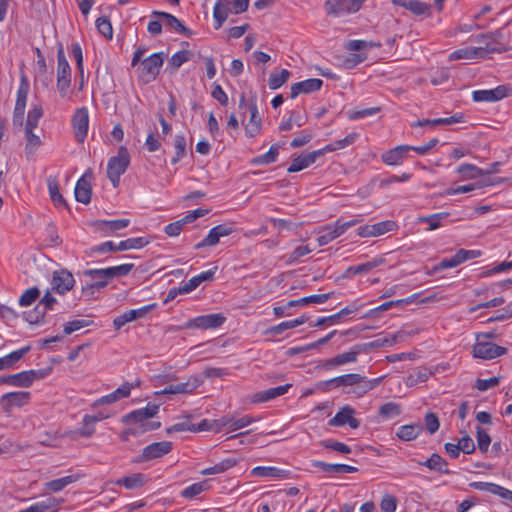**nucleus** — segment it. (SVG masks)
I'll use <instances>...</instances> for the list:
<instances>
[{"label": "nucleus", "instance_id": "f257e3e1", "mask_svg": "<svg viewBox=\"0 0 512 512\" xmlns=\"http://www.w3.org/2000/svg\"><path fill=\"white\" fill-rule=\"evenodd\" d=\"M501 33L499 31L482 34L477 37V42L485 43V47H464L455 50L449 55V60L474 59L483 57L485 53H502L507 51L505 45L497 41Z\"/></svg>", "mask_w": 512, "mask_h": 512}, {"label": "nucleus", "instance_id": "f03ea898", "mask_svg": "<svg viewBox=\"0 0 512 512\" xmlns=\"http://www.w3.org/2000/svg\"><path fill=\"white\" fill-rule=\"evenodd\" d=\"M134 268V264L127 263L118 266H112L102 269H88L83 271V274L90 278H101V281H94L91 284H87L83 286L82 293L84 295L92 296L95 291H100L104 289L108 285V281L128 275L132 269Z\"/></svg>", "mask_w": 512, "mask_h": 512}, {"label": "nucleus", "instance_id": "7ed1b4c3", "mask_svg": "<svg viewBox=\"0 0 512 512\" xmlns=\"http://www.w3.org/2000/svg\"><path fill=\"white\" fill-rule=\"evenodd\" d=\"M130 163V155L126 147L121 146L116 156L109 159L107 164V177L113 187H118L120 176L125 173Z\"/></svg>", "mask_w": 512, "mask_h": 512}, {"label": "nucleus", "instance_id": "20e7f679", "mask_svg": "<svg viewBox=\"0 0 512 512\" xmlns=\"http://www.w3.org/2000/svg\"><path fill=\"white\" fill-rule=\"evenodd\" d=\"M57 90L62 98L68 96V90L71 86V67L66 59L64 49L61 43L57 50Z\"/></svg>", "mask_w": 512, "mask_h": 512}, {"label": "nucleus", "instance_id": "39448f33", "mask_svg": "<svg viewBox=\"0 0 512 512\" xmlns=\"http://www.w3.org/2000/svg\"><path fill=\"white\" fill-rule=\"evenodd\" d=\"M366 0H326L324 9L328 16L341 17L358 12Z\"/></svg>", "mask_w": 512, "mask_h": 512}, {"label": "nucleus", "instance_id": "423d86ee", "mask_svg": "<svg viewBox=\"0 0 512 512\" xmlns=\"http://www.w3.org/2000/svg\"><path fill=\"white\" fill-rule=\"evenodd\" d=\"M159 406L156 404H148L145 408L134 410L122 417L123 423H134L137 429H144L146 425L159 423L158 421H149L158 413Z\"/></svg>", "mask_w": 512, "mask_h": 512}, {"label": "nucleus", "instance_id": "0eeeda50", "mask_svg": "<svg viewBox=\"0 0 512 512\" xmlns=\"http://www.w3.org/2000/svg\"><path fill=\"white\" fill-rule=\"evenodd\" d=\"M480 256L481 252L479 250L460 249L451 258L443 259L437 265L433 266L431 270L427 272V274L431 276L438 271L456 267L467 260L475 259Z\"/></svg>", "mask_w": 512, "mask_h": 512}, {"label": "nucleus", "instance_id": "6e6552de", "mask_svg": "<svg viewBox=\"0 0 512 512\" xmlns=\"http://www.w3.org/2000/svg\"><path fill=\"white\" fill-rule=\"evenodd\" d=\"M28 92H29V84H28L27 80L23 77L20 82L18 91H17V98H16L15 108H14V112H13V120H12L14 128L18 129V130H20V128L23 125V119H24V113H25V108H26Z\"/></svg>", "mask_w": 512, "mask_h": 512}, {"label": "nucleus", "instance_id": "1a4fd4ad", "mask_svg": "<svg viewBox=\"0 0 512 512\" xmlns=\"http://www.w3.org/2000/svg\"><path fill=\"white\" fill-rule=\"evenodd\" d=\"M164 54L162 52L154 53L145 58L141 62V78L145 83L154 81L159 74L160 68L164 62Z\"/></svg>", "mask_w": 512, "mask_h": 512}, {"label": "nucleus", "instance_id": "9d476101", "mask_svg": "<svg viewBox=\"0 0 512 512\" xmlns=\"http://www.w3.org/2000/svg\"><path fill=\"white\" fill-rule=\"evenodd\" d=\"M505 347L499 346L491 341L476 342L473 346V357L483 360H492L507 354Z\"/></svg>", "mask_w": 512, "mask_h": 512}, {"label": "nucleus", "instance_id": "9b49d317", "mask_svg": "<svg viewBox=\"0 0 512 512\" xmlns=\"http://www.w3.org/2000/svg\"><path fill=\"white\" fill-rule=\"evenodd\" d=\"M172 450V443L169 441L154 442L143 448L142 453L135 459V463H143L152 459L160 458Z\"/></svg>", "mask_w": 512, "mask_h": 512}, {"label": "nucleus", "instance_id": "f8f14e48", "mask_svg": "<svg viewBox=\"0 0 512 512\" xmlns=\"http://www.w3.org/2000/svg\"><path fill=\"white\" fill-rule=\"evenodd\" d=\"M30 400V392L16 391L4 394L0 398V406L4 413L10 414L14 407H22Z\"/></svg>", "mask_w": 512, "mask_h": 512}, {"label": "nucleus", "instance_id": "ddd939ff", "mask_svg": "<svg viewBox=\"0 0 512 512\" xmlns=\"http://www.w3.org/2000/svg\"><path fill=\"white\" fill-rule=\"evenodd\" d=\"M226 318L221 313L201 315L190 319L186 323V328L214 329L220 327Z\"/></svg>", "mask_w": 512, "mask_h": 512}, {"label": "nucleus", "instance_id": "4468645a", "mask_svg": "<svg viewBox=\"0 0 512 512\" xmlns=\"http://www.w3.org/2000/svg\"><path fill=\"white\" fill-rule=\"evenodd\" d=\"M74 284V276L68 270L61 269L53 272L51 280L52 291L58 294H65L73 288Z\"/></svg>", "mask_w": 512, "mask_h": 512}, {"label": "nucleus", "instance_id": "2eb2a0df", "mask_svg": "<svg viewBox=\"0 0 512 512\" xmlns=\"http://www.w3.org/2000/svg\"><path fill=\"white\" fill-rule=\"evenodd\" d=\"M89 125L88 110L85 107L78 108L72 118V126L78 142H84Z\"/></svg>", "mask_w": 512, "mask_h": 512}, {"label": "nucleus", "instance_id": "dca6fc26", "mask_svg": "<svg viewBox=\"0 0 512 512\" xmlns=\"http://www.w3.org/2000/svg\"><path fill=\"white\" fill-rule=\"evenodd\" d=\"M509 87L500 85L494 89L476 90L472 93L475 102H497L508 96Z\"/></svg>", "mask_w": 512, "mask_h": 512}, {"label": "nucleus", "instance_id": "f3484780", "mask_svg": "<svg viewBox=\"0 0 512 512\" xmlns=\"http://www.w3.org/2000/svg\"><path fill=\"white\" fill-rule=\"evenodd\" d=\"M354 413L355 410L352 407L344 406L329 420L328 424L333 427L348 424L352 429H357L360 426V421L353 416Z\"/></svg>", "mask_w": 512, "mask_h": 512}, {"label": "nucleus", "instance_id": "a211bd4d", "mask_svg": "<svg viewBox=\"0 0 512 512\" xmlns=\"http://www.w3.org/2000/svg\"><path fill=\"white\" fill-rule=\"evenodd\" d=\"M93 176L92 171H86L83 176L77 181L74 194L78 202L88 204L91 201V184L88 179Z\"/></svg>", "mask_w": 512, "mask_h": 512}, {"label": "nucleus", "instance_id": "6ab92c4d", "mask_svg": "<svg viewBox=\"0 0 512 512\" xmlns=\"http://www.w3.org/2000/svg\"><path fill=\"white\" fill-rule=\"evenodd\" d=\"M323 81L318 78H311L301 82L294 83L291 86L290 97L296 98L300 94H309L321 89Z\"/></svg>", "mask_w": 512, "mask_h": 512}, {"label": "nucleus", "instance_id": "aec40b11", "mask_svg": "<svg viewBox=\"0 0 512 512\" xmlns=\"http://www.w3.org/2000/svg\"><path fill=\"white\" fill-rule=\"evenodd\" d=\"M200 383V380L196 376H192L186 382L169 385L168 387L159 392H156L155 394H187L194 391L200 385Z\"/></svg>", "mask_w": 512, "mask_h": 512}, {"label": "nucleus", "instance_id": "412c9836", "mask_svg": "<svg viewBox=\"0 0 512 512\" xmlns=\"http://www.w3.org/2000/svg\"><path fill=\"white\" fill-rule=\"evenodd\" d=\"M292 384H285L278 387L269 388L263 391H259L252 395L251 401L253 403H263L269 400L275 399L279 396H282L288 392L291 388Z\"/></svg>", "mask_w": 512, "mask_h": 512}, {"label": "nucleus", "instance_id": "4be33fe9", "mask_svg": "<svg viewBox=\"0 0 512 512\" xmlns=\"http://www.w3.org/2000/svg\"><path fill=\"white\" fill-rule=\"evenodd\" d=\"M250 120L245 126V134L247 137H255L261 131V118L259 116L256 99H252L249 103Z\"/></svg>", "mask_w": 512, "mask_h": 512}, {"label": "nucleus", "instance_id": "5701e85b", "mask_svg": "<svg viewBox=\"0 0 512 512\" xmlns=\"http://www.w3.org/2000/svg\"><path fill=\"white\" fill-rule=\"evenodd\" d=\"M409 151H411L410 145H399L384 152L381 155V159L385 164L390 166L400 165Z\"/></svg>", "mask_w": 512, "mask_h": 512}, {"label": "nucleus", "instance_id": "b1692460", "mask_svg": "<svg viewBox=\"0 0 512 512\" xmlns=\"http://www.w3.org/2000/svg\"><path fill=\"white\" fill-rule=\"evenodd\" d=\"M132 388L133 384L126 382L112 393L102 396L100 399L96 400L93 403V406L112 404L120 399L126 398L130 395Z\"/></svg>", "mask_w": 512, "mask_h": 512}, {"label": "nucleus", "instance_id": "393cba45", "mask_svg": "<svg viewBox=\"0 0 512 512\" xmlns=\"http://www.w3.org/2000/svg\"><path fill=\"white\" fill-rule=\"evenodd\" d=\"M153 16L164 19L165 24L179 34L190 36L192 32L174 15L163 11H153Z\"/></svg>", "mask_w": 512, "mask_h": 512}, {"label": "nucleus", "instance_id": "a878e982", "mask_svg": "<svg viewBox=\"0 0 512 512\" xmlns=\"http://www.w3.org/2000/svg\"><path fill=\"white\" fill-rule=\"evenodd\" d=\"M256 419L251 416H243L241 418H234L232 416H224L220 418V423L218 429H222L224 427H228L231 431H236L239 429H242L253 422H255Z\"/></svg>", "mask_w": 512, "mask_h": 512}, {"label": "nucleus", "instance_id": "bb28decb", "mask_svg": "<svg viewBox=\"0 0 512 512\" xmlns=\"http://www.w3.org/2000/svg\"><path fill=\"white\" fill-rule=\"evenodd\" d=\"M311 464L313 467L319 468L322 471L330 474H347L354 473L357 471L356 467L347 464H330L318 460L312 461Z\"/></svg>", "mask_w": 512, "mask_h": 512}, {"label": "nucleus", "instance_id": "cd10ccee", "mask_svg": "<svg viewBox=\"0 0 512 512\" xmlns=\"http://www.w3.org/2000/svg\"><path fill=\"white\" fill-rule=\"evenodd\" d=\"M392 4L403 7L417 16L430 14V6L419 0H392Z\"/></svg>", "mask_w": 512, "mask_h": 512}, {"label": "nucleus", "instance_id": "c85d7f7f", "mask_svg": "<svg viewBox=\"0 0 512 512\" xmlns=\"http://www.w3.org/2000/svg\"><path fill=\"white\" fill-rule=\"evenodd\" d=\"M462 114H455L447 118L417 120L411 124L412 127H435L438 125H451L462 121Z\"/></svg>", "mask_w": 512, "mask_h": 512}, {"label": "nucleus", "instance_id": "c756f323", "mask_svg": "<svg viewBox=\"0 0 512 512\" xmlns=\"http://www.w3.org/2000/svg\"><path fill=\"white\" fill-rule=\"evenodd\" d=\"M230 0H218L213 8V18L215 20V29L222 27L229 16Z\"/></svg>", "mask_w": 512, "mask_h": 512}, {"label": "nucleus", "instance_id": "7c9ffc66", "mask_svg": "<svg viewBox=\"0 0 512 512\" xmlns=\"http://www.w3.org/2000/svg\"><path fill=\"white\" fill-rule=\"evenodd\" d=\"M320 235L317 238V242L319 246H325L337 237L341 236L343 233L342 229L340 228L338 222L336 221L334 226L326 225L324 226L321 231Z\"/></svg>", "mask_w": 512, "mask_h": 512}, {"label": "nucleus", "instance_id": "2f4dec72", "mask_svg": "<svg viewBox=\"0 0 512 512\" xmlns=\"http://www.w3.org/2000/svg\"><path fill=\"white\" fill-rule=\"evenodd\" d=\"M407 335L408 334L406 332L399 331V332L393 334L390 338H388V337L379 338L372 342L364 343L363 347H364V350L366 351L367 349H370V348H378V347H382V346H392L393 344H395L397 342L404 341Z\"/></svg>", "mask_w": 512, "mask_h": 512}, {"label": "nucleus", "instance_id": "473e14b6", "mask_svg": "<svg viewBox=\"0 0 512 512\" xmlns=\"http://www.w3.org/2000/svg\"><path fill=\"white\" fill-rule=\"evenodd\" d=\"M418 464L439 473L451 474V471L447 468L446 460L437 453H433L426 461L418 462Z\"/></svg>", "mask_w": 512, "mask_h": 512}, {"label": "nucleus", "instance_id": "72a5a7b5", "mask_svg": "<svg viewBox=\"0 0 512 512\" xmlns=\"http://www.w3.org/2000/svg\"><path fill=\"white\" fill-rule=\"evenodd\" d=\"M251 475L255 477L285 478L288 472L276 467L257 466L251 470Z\"/></svg>", "mask_w": 512, "mask_h": 512}, {"label": "nucleus", "instance_id": "f704fd0d", "mask_svg": "<svg viewBox=\"0 0 512 512\" xmlns=\"http://www.w3.org/2000/svg\"><path fill=\"white\" fill-rule=\"evenodd\" d=\"M146 476L142 473H135L130 476L123 477L116 481L119 486H124L127 489H138L146 483Z\"/></svg>", "mask_w": 512, "mask_h": 512}, {"label": "nucleus", "instance_id": "c9c22d12", "mask_svg": "<svg viewBox=\"0 0 512 512\" xmlns=\"http://www.w3.org/2000/svg\"><path fill=\"white\" fill-rule=\"evenodd\" d=\"M80 479L77 474L68 475L59 479L51 480L45 483V489L51 492H59L63 490L69 484H72Z\"/></svg>", "mask_w": 512, "mask_h": 512}, {"label": "nucleus", "instance_id": "e433bc0d", "mask_svg": "<svg viewBox=\"0 0 512 512\" xmlns=\"http://www.w3.org/2000/svg\"><path fill=\"white\" fill-rule=\"evenodd\" d=\"M29 351L30 346H26L0 358V371L12 367L16 362L22 359L23 356Z\"/></svg>", "mask_w": 512, "mask_h": 512}, {"label": "nucleus", "instance_id": "4c0bfd02", "mask_svg": "<svg viewBox=\"0 0 512 512\" xmlns=\"http://www.w3.org/2000/svg\"><path fill=\"white\" fill-rule=\"evenodd\" d=\"M361 380L362 375L357 373L344 374L332 378V381L335 382V388L342 387L344 392L345 389L353 388V386Z\"/></svg>", "mask_w": 512, "mask_h": 512}, {"label": "nucleus", "instance_id": "58836bf2", "mask_svg": "<svg viewBox=\"0 0 512 512\" xmlns=\"http://www.w3.org/2000/svg\"><path fill=\"white\" fill-rule=\"evenodd\" d=\"M422 429L421 424L403 425L399 427L397 436L403 441H411L419 436Z\"/></svg>", "mask_w": 512, "mask_h": 512}, {"label": "nucleus", "instance_id": "ea45409f", "mask_svg": "<svg viewBox=\"0 0 512 512\" xmlns=\"http://www.w3.org/2000/svg\"><path fill=\"white\" fill-rule=\"evenodd\" d=\"M47 186H48V191H49L50 199L53 202V204L56 207H65V208H67L68 205H67L65 199L63 198V196L61 195V193L59 191V186H58V183H57L56 179L49 178L47 180Z\"/></svg>", "mask_w": 512, "mask_h": 512}, {"label": "nucleus", "instance_id": "a19ab883", "mask_svg": "<svg viewBox=\"0 0 512 512\" xmlns=\"http://www.w3.org/2000/svg\"><path fill=\"white\" fill-rule=\"evenodd\" d=\"M331 296V293L310 295L297 300H291L288 302V307L304 306L308 304H322L326 302Z\"/></svg>", "mask_w": 512, "mask_h": 512}, {"label": "nucleus", "instance_id": "79ce46f5", "mask_svg": "<svg viewBox=\"0 0 512 512\" xmlns=\"http://www.w3.org/2000/svg\"><path fill=\"white\" fill-rule=\"evenodd\" d=\"M363 351H365L363 344H356L349 351L337 354L336 363L338 362L339 365L341 366L347 363L356 362L358 355Z\"/></svg>", "mask_w": 512, "mask_h": 512}, {"label": "nucleus", "instance_id": "37998d69", "mask_svg": "<svg viewBox=\"0 0 512 512\" xmlns=\"http://www.w3.org/2000/svg\"><path fill=\"white\" fill-rule=\"evenodd\" d=\"M469 486L479 491H487L489 493L498 495L501 498H504L507 490V488L489 482H472L469 484Z\"/></svg>", "mask_w": 512, "mask_h": 512}, {"label": "nucleus", "instance_id": "c03bdc74", "mask_svg": "<svg viewBox=\"0 0 512 512\" xmlns=\"http://www.w3.org/2000/svg\"><path fill=\"white\" fill-rule=\"evenodd\" d=\"M279 144H274L269 151L263 155H259L251 160L254 165H268L274 163L279 155Z\"/></svg>", "mask_w": 512, "mask_h": 512}, {"label": "nucleus", "instance_id": "a18cd8bd", "mask_svg": "<svg viewBox=\"0 0 512 512\" xmlns=\"http://www.w3.org/2000/svg\"><path fill=\"white\" fill-rule=\"evenodd\" d=\"M307 321V318L305 316H301L297 319L284 321L279 323L278 325L272 326L268 329V332L273 335H279L283 333L285 330L295 328L299 325L304 324Z\"/></svg>", "mask_w": 512, "mask_h": 512}, {"label": "nucleus", "instance_id": "49530a36", "mask_svg": "<svg viewBox=\"0 0 512 512\" xmlns=\"http://www.w3.org/2000/svg\"><path fill=\"white\" fill-rule=\"evenodd\" d=\"M448 212H440L427 216H421L418 218L419 223H427L429 225L428 230H435L441 227V222L449 217Z\"/></svg>", "mask_w": 512, "mask_h": 512}, {"label": "nucleus", "instance_id": "de8ad7c7", "mask_svg": "<svg viewBox=\"0 0 512 512\" xmlns=\"http://www.w3.org/2000/svg\"><path fill=\"white\" fill-rule=\"evenodd\" d=\"M359 137V134L357 132H352L345 136L343 139H339L333 143H330L324 147V150L327 152H333L339 149H343L345 147H348L352 145Z\"/></svg>", "mask_w": 512, "mask_h": 512}, {"label": "nucleus", "instance_id": "09e8293b", "mask_svg": "<svg viewBox=\"0 0 512 512\" xmlns=\"http://www.w3.org/2000/svg\"><path fill=\"white\" fill-rule=\"evenodd\" d=\"M207 489L208 482L204 480L186 487L181 491L180 495L185 499L192 500Z\"/></svg>", "mask_w": 512, "mask_h": 512}, {"label": "nucleus", "instance_id": "8fccbe9b", "mask_svg": "<svg viewBox=\"0 0 512 512\" xmlns=\"http://www.w3.org/2000/svg\"><path fill=\"white\" fill-rule=\"evenodd\" d=\"M149 244V240L145 237H136L123 240L117 244L118 251H126L131 249H140Z\"/></svg>", "mask_w": 512, "mask_h": 512}, {"label": "nucleus", "instance_id": "3c124183", "mask_svg": "<svg viewBox=\"0 0 512 512\" xmlns=\"http://www.w3.org/2000/svg\"><path fill=\"white\" fill-rule=\"evenodd\" d=\"M291 72L287 69H282L279 73H271L268 79V86L272 90H276L284 85L289 77Z\"/></svg>", "mask_w": 512, "mask_h": 512}, {"label": "nucleus", "instance_id": "603ef678", "mask_svg": "<svg viewBox=\"0 0 512 512\" xmlns=\"http://www.w3.org/2000/svg\"><path fill=\"white\" fill-rule=\"evenodd\" d=\"M356 310H357L356 306H352V307L347 306V307L341 309L336 314H333V315L328 316V317H321V318L317 319V321L314 324V326H322V325H324L327 322H329V323H336L340 318L345 317V316L355 312Z\"/></svg>", "mask_w": 512, "mask_h": 512}, {"label": "nucleus", "instance_id": "864d4df0", "mask_svg": "<svg viewBox=\"0 0 512 512\" xmlns=\"http://www.w3.org/2000/svg\"><path fill=\"white\" fill-rule=\"evenodd\" d=\"M463 179H476L477 177L483 176V169L473 164H462L457 168Z\"/></svg>", "mask_w": 512, "mask_h": 512}, {"label": "nucleus", "instance_id": "5fc2aeb1", "mask_svg": "<svg viewBox=\"0 0 512 512\" xmlns=\"http://www.w3.org/2000/svg\"><path fill=\"white\" fill-rule=\"evenodd\" d=\"M175 156L171 159L172 164L178 163L186 156V139L184 135L178 134L174 139Z\"/></svg>", "mask_w": 512, "mask_h": 512}, {"label": "nucleus", "instance_id": "6e6d98bb", "mask_svg": "<svg viewBox=\"0 0 512 512\" xmlns=\"http://www.w3.org/2000/svg\"><path fill=\"white\" fill-rule=\"evenodd\" d=\"M236 464V461L233 459H225L220 463L215 464L212 467L206 468L201 471L202 475H213L220 474L225 472L227 469L233 467Z\"/></svg>", "mask_w": 512, "mask_h": 512}, {"label": "nucleus", "instance_id": "4d7b16f0", "mask_svg": "<svg viewBox=\"0 0 512 512\" xmlns=\"http://www.w3.org/2000/svg\"><path fill=\"white\" fill-rule=\"evenodd\" d=\"M25 136L27 139L25 153L26 155H33L36 149L41 146V139L33 133V130H25Z\"/></svg>", "mask_w": 512, "mask_h": 512}, {"label": "nucleus", "instance_id": "13d9d810", "mask_svg": "<svg viewBox=\"0 0 512 512\" xmlns=\"http://www.w3.org/2000/svg\"><path fill=\"white\" fill-rule=\"evenodd\" d=\"M161 426V423H156V424H151V425H146L144 427V429H137L136 427H131V428H128L126 430H124L121 435H120V439L124 442H127L129 441V437L131 435L133 436H137V435H140L144 432H147V431H153V430H156L158 429L159 427Z\"/></svg>", "mask_w": 512, "mask_h": 512}, {"label": "nucleus", "instance_id": "bf43d9fd", "mask_svg": "<svg viewBox=\"0 0 512 512\" xmlns=\"http://www.w3.org/2000/svg\"><path fill=\"white\" fill-rule=\"evenodd\" d=\"M0 384H8L16 387L27 388L24 371L17 374L0 376Z\"/></svg>", "mask_w": 512, "mask_h": 512}, {"label": "nucleus", "instance_id": "052dcab7", "mask_svg": "<svg viewBox=\"0 0 512 512\" xmlns=\"http://www.w3.org/2000/svg\"><path fill=\"white\" fill-rule=\"evenodd\" d=\"M46 311L39 304L32 310L24 313V318L30 324H39L44 322Z\"/></svg>", "mask_w": 512, "mask_h": 512}, {"label": "nucleus", "instance_id": "680f3d73", "mask_svg": "<svg viewBox=\"0 0 512 512\" xmlns=\"http://www.w3.org/2000/svg\"><path fill=\"white\" fill-rule=\"evenodd\" d=\"M42 115L43 110L40 106H36L33 109H31L27 115L25 130H34L37 127L38 121L42 117Z\"/></svg>", "mask_w": 512, "mask_h": 512}, {"label": "nucleus", "instance_id": "e2e57ef3", "mask_svg": "<svg viewBox=\"0 0 512 512\" xmlns=\"http://www.w3.org/2000/svg\"><path fill=\"white\" fill-rule=\"evenodd\" d=\"M40 296V290L37 287H32L25 290L19 298L20 306H30Z\"/></svg>", "mask_w": 512, "mask_h": 512}, {"label": "nucleus", "instance_id": "0e129e2a", "mask_svg": "<svg viewBox=\"0 0 512 512\" xmlns=\"http://www.w3.org/2000/svg\"><path fill=\"white\" fill-rule=\"evenodd\" d=\"M92 324V321L86 319H77L73 321H69L64 324L63 331L66 335H70L75 331H78L82 328L88 327Z\"/></svg>", "mask_w": 512, "mask_h": 512}, {"label": "nucleus", "instance_id": "69168bd1", "mask_svg": "<svg viewBox=\"0 0 512 512\" xmlns=\"http://www.w3.org/2000/svg\"><path fill=\"white\" fill-rule=\"evenodd\" d=\"M51 371V368L24 371L27 387H30L35 380L45 378Z\"/></svg>", "mask_w": 512, "mask_h": 512}, {"label": "nucleus", "instance_id": "338daca9", "mask_svg": "<svg viewBox=\"0 0 512 512\" xmlns=\"http://www.w3.org/2000/svg\"><path fill=\"white\" fill-rule=\"evenodd\" d=\"M191 52L188 50H181L172 55L169 60V65L173 67L174 70H177L183 63L190 60Z\"/></svg>", "mask_w": 512, "mask_h": 512}, {"label": "nucleus", "instance_id": "774afa93", "mask_svg": "<svg viewBox=\"0 0 512 512\" xmlns=\"http://www.w3.org/2000/svg\"><path fill=\"white\" fill-rule=\"evenodd\" d=\"M96 27L100 34L104 37L111 39L113 36V29L110 20L107 17H99L96 20Z\"/></svg>", "mask_w": 512, "mask_h": 512}]
</instances>
